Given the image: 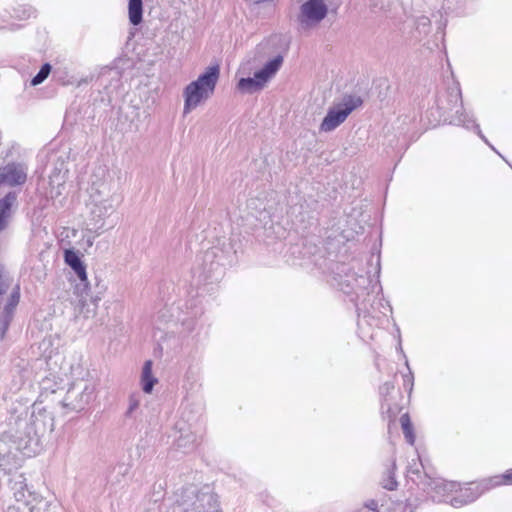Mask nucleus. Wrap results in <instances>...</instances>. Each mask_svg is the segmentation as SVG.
<instances>
[{
	"label": "nucleus",
	"mask_w": 512,
	"mask_h": 512,
	"mask_svg": "<svg viewBox=\"0 0 512 512\" xmlns=\"http://www.w3.org/2000/svg\"><path fill=\"white\" fill-rule=\"evenodd\" d=\"M222 254L221 248L211 247L197 257V266L191 271L190 290L186 291L188 298L179 300L172 308L171 316L186 333L195 329L197 320L203 313L200 297L204 292H210L209 285L220 282L224 276Z\"/></svg>",
	"instance_id": "f257e3e1"
},
{
	"label": "nucleus",
	"mask_w": 512,
	"mask_h": 512,
	"mask_svg": "<svg viewBox=\"0 0 512 512\" xmlns=\"http://www.w3.org/2000/svg\"><path fill=\"white\" fill-rule=\"evenodd\" d=\"M380 256L375 257V274L372 276L370 273H357L350 271L345 274L343 279L339 282L340 289L348 295H354L352 300L355 302L358 311V329L363 339H373V327H379L381 320L373 316L366 309V297L371 293H380L382 287L379 282L380 274Z\"/></svg>",
	"instance_id": "f03ea898"
},
{
	"label": "nucleus",
	"mask_w": 512,
	"mask_h": 512,
	"mask_svg": "<svg viewBox=\"0 0 512 512\" xmlns=\"http://www.w3.org/2000/svg\"><path fill=\"white\" fill-rule=\"evenodd\" d=\"M46 411L38 405H32L31 412L24 410L19 414H11L8 419L9 438L16 449L26 456L36 454L40 449V432L44 431L43 413Z\"/></svg>",
	"instance_id": "7ed1b4c3"
},
{
	"label": "nucleus",
	"mask_w": 512,
	"mask_h": 512,
	"mask_svg": "<svg viewBox=\"0 0 512 512\" xmlns=\"http://www.w3.org/2000/svg\"><path fill=\"white\" fill-rule=\"evenodd\" d=\"M407 478L423 491L426 498H430L433 502L450 504V499L457 488L456 482L446 481L428 472L420 459L419 462L413 461L408 466Z\"/></svg>",
	"instance_id": "20e7f679"
},
{
	"label": "nucleus",
	"mask_w": 512,
	"mask_h": 512,
	"mask_svg": "<svg viewBox=\"0 0 512 512\" xmlns=\"http://www.w3.org/2000/svg\"><path fill=\"white\" fill-rule=\"evenodd\" d=\"M90 209L87 221V230L100 234L104 228H112L115 225L111 215L114 213L113 200L108 183L92 182L90 187Z\"/></svg>",
	"instance_id": "39448f33"
},
{
	"label": "nucleus",
	"mask_w": 512,
	"mask_h": 512,
	"mask_svg": "<svg viewBox=\"0 0 512 512\" xmlns=\"http://www.w3.org/2000/svg\"><path fill=\"white\" fill-rule=\"evenodd\" d=\"M220 77L219 65L208 66L196 80L191 81L183 89V113L189 114L211 98Z\"/></svg>",
	"instance_id": "423d86ee"
},
{
	"label": "nucleus",
	"mask_w": 512,
	"mask_h": 512,
	"mask_svg": "<svg viewBox=\"0 0 512 512\" xmlns=\"http://www.w3.org/2000/svg\"><path fill=\"white\" fill-rule=\"evenodd\" d=\"M96 385L92 379H76L68 387L62 400L63 408L72 412L83 411L95 399Z\"/></svg>",
	"instance_id": "0eeeda50"
},
{
	"label": "nucleus",
	"mask_w": 512,
	"mask_h": 512,
	"mask_svg": "<svg viewBox=\"0 0 512 512\" xmlns=\"http://www.w3.org/2000/svg\"><path fill=\"white\" fill-rule=\"evenodd\" d=\"M362 105L361 97L344 95L341 100L329 107L326 116L320 124V131L331 132L345 122L347 117Z\"/></svg>",
	"instance_id": "6e6552de"
},
{
	"label": "nucleus",
	"mask_w": 512,
	"mask_h": 512,
	"mask_svg": "<svg viewBox=\"0 0 512 512\" xmlns=\"http://www.w3.org/2000/svg\"><path fill=\"white\" fill-rule=\"evenodd\" d=\"M283 64V57L277 55L269 60L260 70L256 71L253 77L242 78L238 83L241 91L254 93L263 89L267 83L276 75Z\"/></svg>",
	"instance_id": "1a4fd4ad"
},
{
	"label": "nucleus",
	"mask_w": 512,
	"mask_h": 512,
	"mask_svg": "<svg viewBox=\"0 0 512 512\" xmlns=\"http://www.w3.org/2000/svg\"><path fill=\"white\" fill-rule=\"evenodd\" d=\"M38 158L41 163L46 162L43 173L48 175L51 188H59L64 185L68 173L67 157L59 152L46 151L41 152Z\"/></svg>",
	"instance_id": "9d476101"
},
{
	"label": "nucleus",
	"mask_w": 512,
	"mask_h": 512,
	"mask_svg": "<svg viewBox=\"0 0 512 512\" xmlns=\"http://www.w3.org/2000/svg\"><path fill=\"white\" fill-rule=\"evenodd\" d=\"M328 5L325 0H306L299 8L297 22L300 30L307 31L317 27L327 16Z\"/></svg>",
	"instance_id": "9b49d317"
},
{
	"label": "nucleus",
	"mask_w": 512,
	"mask_h": 512,
	"mask_svg": "<svg viewBox=\"0 0 512 512\" xmlns=\"http://www.w3.org/2000/svg\"><path fill=\"white\" fill-rule=\"evenodd\" d=\"M489 490H491V488L486 484V478L478 482L466 483L464 485L457 483L456 491H454L450 499V505L455 508L463 507L474 502L483 493Z\"/></svg>",
	"instance_id": "f8f14e48"
},
{
	"label": "nucleus",
	"mask_w": 512,
	"mask_h": 512,
	"mask_svg": "<svg viewBox=\"0 0 512 512\" xmlns=\"http://www.w3.org/2000/svg\"><path fill=\"white\" fill-rule=\"evenodd\" d=\"M28 167L22 162H11L0 168V186L23 185L27 180Z\"/></svg>",
	"instance_id": "ddd939ff"
},
{
	"label": "nucleus",
	"mask_w": 512,
	"mask_h": 512,
	"mask_svg": "<svg viewBox=\"0 0 512 512\" xmlns=\"http://www.w3.org/2000/svg\"><path fill=\"white\" fill-rule=\"evenodd\" d=\"M172 436L174 438V445L178 450L188 453L194 449L196 435L185 421L180 420L176 422Z\"/></svg>",
	"instance_id": "4468645a"
},
{
	"label": "nucleus",
	"mask_w": 512,
	"mask_h": 512,
	"mask_svg": "<svg viewBox=\"0 0 512 512\" xmlns=\"http://www.w3.org/2000/svg\"><path fill=\"white\" fill-rule=\"evenodd\" d=\"M20 301V287L16 285L10 296L5 303L2 312L0 313V336L3 339L9 329L10 323L13 319L15 309Z\"/></svg>",
	"instance_id": "2eb2a0df"
},
{
	"label": "nucleus",
	"mask_w": 512,
	"mask_h": 512,
	"mask_svg": "<svg viewBox=\"0 0 512 512\" xmlns=\"http://www.w3.org/2000/svg\"><path fill=\"white\" fill-rule=\"evenodd\" d=\"M458 104L462 107V93L459 83L453 80L447 89L438 96L437 106L440 110L447 112L452 111Z\"/></svg>",
	"instance_id": "dca6fc26"
},
{
	"label": "nucleus",
	"mask_w": 512,
	"mask_h": 512,
	"mask_svg": "<svg viewBox=\"0 0 512 512\" xmlns=\"http://www.w3.org/2000/svg\"><path fill=\"white\" fill-rule=\"evenodd\" d=\"M18 194L17 191L12 190L0 198V232L6 230L9 226L13 211L18 205Z\"/></svg>",
	"instance_id": "f3484780"
},
{
	"label": "nucleus",
	"mask_w": 512,
	"mask_h": 512,
	"mask_svg": "<svg viewBox=\"0 0 512 512\" xmlns=\"http://www.w3.org/2000/svg\"><path fill=\"white\" fill-rule=\"evenodd\" d=\"M97 291L96 295H91V288L89 285L87 274H85V278H78V282L75 284L74 293L79 297V302L81 303L82 308H84L89 301L96 307L99 300H101L100 294L105 289L102 285L100 287L99 283H97Z\"/></svg>",
	"instance_id": "a211bd4d"
},
{
	"label": "nucleus",
	"mask_w": 512,
	"mask_h": 512,
	"mask_svg": "<svg viewBox=\"0 0 512 512\" xmlns=\"http://www.w3.org/2000/svg\"><path fill=\"white\" fill-rule=\"evenodd\" d=\"M451 124L462 126L467 130H473L475 133L485 142L488 143L487 138L482 133L479 125L477 124L476 118L472 112L466 111L463 106L461 110H456L455 115L450 120Z\"/></svg>",
	"instance_id": "6ab92c4d"
},
{
	"label": "nucleus",
	"mask_w": 512,
	"mask_h": 512,
	"mask_svg": "<svg viewBox=\"0 0 512 512\" xmlns=\"http://www.w3.org/2000/svg\"><path fill=\"white\" fill-rule=\"evenodd\" d=\"M121 77L122 73L119 69L105 67L99 74L98 82L110 96L121 86Z\"/></svg>",
	"instance_id": "aec40b11"
},
{
	"label": "nucleus",
	"mask_w": 512,
	"mask_h": 512,
	"mask_svg": "<svg viewBox=\"0 0 512 512\" xmlns=\"http://www.w3.org/2000/svg\"><path fill=\"white\" fill-rule=\"evenodd\" d=\"M10 485L14 498L18 503L17 509L20 510L21 506L27 507L29 504L28 498L31 497V493L27 489L26 479L23 475L16 476L10 481Z\"/></svg>",
	"instance_id": "412c9836"
},
{
	"label": "nucleus",
	"mask_w": 512,
	"mask_h": 512,
	"mask_svg": "<svg viewBox=\"0 0 512 512\" xmlns=\"http://www.w3.org/2000/svg\"><path fill=\"white\" fill-rule=\"evenodd\" d=\"M64 260L65 263L73 270L77 278H85V274H87L86 265L77 251L73 249L65 250Z\"/></svg>",
	"instance_id": "4be33fe9"
},
{
	"label": "nucleus",
	"mask_w": 512,
	"mask_h": 512,
	"mask_svg": "<svg viewBox=\"0 0 512 512\" xmlns=\"http://www.w3.org/2000/svg\"><path fill=\"white\" fill-rule=\"evenodd\" d=\"M153 361L146 360L142 367L140 384L142 391L146 394L152 393L154 386L158 383V379L153 375Z\"/></svg>",
	"instance_id": "5701e85b"
},
{
	"label": "nucleus",
	"mask_w": 512,
	"mask_h": 512,
	"mask_svg": "<svg viewBox=\"0 0 512 512\" xmlns=\"http://www.w3.org/2000/svg\"><path fill=\"white\" fill-rule=\"evenodd\" d=\"M128 18L130 24L138 26L143 21V1L142 0H129L128 1Z\"/></svg>",
	"instance_id": "b1692460"
},
{
	"label": "nucleus",
	"mask_w": 512,
	"mask_h": 512,
	"mask_svg": "<svg viewBox=\"0 0 512 512\" xmlns=\"http://www.w3.org/2000/svg\"><path fill=\"white\" fill-rule=\"evenodd\" d=\"M486 484H488L491 489L501 485H512V468L501 475L486 478Z\"/></svg>",
	"instance_id": "393cba45"
},
{
	"label": "nucleus",
	"mask_w": 512,
	"mask_h": 512,
	"mask_svg": "<svg viewBox=\"0 0 512 512\" xmlns=\"http://www.w3.org/2000/svg\"><path fill=\"white\" fill-rule=\"evenodd\" d=\"M394 389V385L390 382H386L384 383L381 387H380V393L381 395L383 396V402H382V405H381V409H382V412L383 413H387L388 414V417L391 418V417H394L396 412L395 411H392V408L390 406V404L388 403V400L386 398V396L391 392L393 391Z\"/></svg>",
	"instance_id": "a878e982"
},
{
	"label": "nucleus",
	"mask_w": 512,
	"mask_h": 512,
	"mask_svg": "<svg viewBox=\"0 0 512 512\" xmlns=\"http://www.w3.org/2000/svg\"><path fill=\"white\" fill-rule=\"evenodd\" d=\"M400 423H401V427H402L403 434H404L406 441L410 445H413L415 442V435H414L413 426H412V423H411L408 413H404L403 415H401Z\"/></svg>",
	"instance_id": "bb28decb"
},
{
	"label": "nucleus",
	"mask_w": 512,
	"mask_h": 512,
	"mask_svg": "<svg viewBox=\"0 0 512 512\" xmlns=\"http://www.w3.org/2000/svg\"><path fill=\"white\" fill-rule=\"evenodd\" d=\"M140 407V395L132 394L128 399V407L125 412L126 419H135L137 417V412Z\"/></svg>",
	"instance_id": "cd10ccee"
},
{
	"label": "nucleus",
	"mask_w": 512,
	"mask_h": 512,
	"mask_svg": "<svg viewBox=\"0 0 512 512\" xmlns=\"http://www.w3.org/2000/svg\"><path fill=\"white\" fill-rule=\"evenodd\" d=\"M52 71V66L50 63L46 62L41 65L39 71L35 76L32 77L30 84L32 86H38L43 83L49 76Z\"/></svg>",
	"instance_id": "c85d7f7f"
},
{
	"label": "nucleus",
	"mask_w": 512,
	"mask_h": 512,
	"mask_svg": "<svg viewBox=\"0 0 512 512\" xmlns=\"http://www.w3.org/2000/svg\"><path fill=\"white\" fill-rule=\"evenodd\" d=\"M431 22L427 16H420L415 21V30L417 32V36L421 38L422 36L427 35L430 32Z\"/></svg>",
	"instance_id": "c756f323"
},
{
	"label": "nucleus",
	"mask_w": 512,
	"mask_h": 512,
	"mask_svg": "<svg viewBox=\"0 0 512 512\" xmlns=\"http://www.w3.org/2000/svg\"><path fill=\"white\" fill-rule=\"evenodd\" d=\"M384 507L385 504L383 502L380 504L378 500L370 499L364 503L359 512H384ZM385 510L390 512L389 507L385 508Z\"/></svg>",
	"instance_id": "7c9ffc66"
},
{
	"label": "nucleus",
	"mask_w": 512,
	"mask_h": 512,
	"mask_svg": "<svg viewBox=\"0 0 512 512\" xmlns=\"http://www.w3.org/2000/svg\"><path fill=\"white\" fill-rule=\"evenodd\" d=\"M35 9L31 5H20L14 8V16L19 20H26L35 16Z\"/></svg>",
	"instance_id": "2f4dec72"
},
{
	"label": "nucleus",
	"mask_w": 512,
	"mask_h": 512,
	"mask_svg": "<svg viewBox=\"0 0 512 512\" xmlns=\"http://www.w3.org/2000/svg\"><path fill=\"white\" fill-rule=\"evenodd\" d=\"M11 284V277L4 264L0 263V296L4 295Z\"/></svg>",
	"instance_id": "473e14b6"
},
{
	"label": "nucleus",
	"mask_w": 512,
	"mask_h": 512,
	"mask_svg": "<svg viewBox=\"0 0 512 512\" xmlns=\"http://www.w3.org/2000/svg\"><path fill=\"white\" fill-rule=\"evenodd\" d=\"M394 468H395V462L393 461L392 469H394ZM382 486H383V488H385L387 490H394L397 487V481L395 480L393 470H391V469L388 470L387 474L384 476V478L382 480Z\"/></svg>",
	"instance_id": "72a5a7b5"
},
{
	"label": "nucleus",
	"mask_w": 512,
	"mask_h": 512,
	"mask_svg": "<svg viewBox=\"0 0 512 512\" xmlns=\"http://www.w3.org/2000/svg\"><path fill=\"white\" fill-rule=\"evenodd\" d=\"M366 5L373 11L386 10L389 7L388 0H366Z\"/></svg>",
	"instance_id": "f704fd0d"
},
{
	"label": "nucleus",
	"mask_w": 512,
	"mask_h": 512,
	"mask_svg": "<svg viewBox=\"0 0 512 512\" xmlns=\"http://www.w3.org/2000/svg\"><path fill=\"white\" fill-rule=\"evenodd\" d=\"M406 366L408 368V373L403 375V380H404V386L408 388L409 392L412 391L413 389V380H414V377H413V374L409 368V364H408V361H406Z\"/></svg>",
	"instance_id": "c9c22d12"
},
{
	"label": "nucleus",
	"mask_w": 512,
	"mask_h": 512,
	"mask_svg": "<svg viewBox=\"0 0 512 512\" xmlns=\"http://www.w3.org/2000/svg\"><path fill=\"white\" fill-rule=\"evenodd\" d=\"M412 503L410 499L406 500V503H397L394 508H390V512H405L407 507H411ZM409 512H412V509H410Z\"/></svg>",
	"instance_id": "e433bc0d"
},
{
	"label": "nucleus",
	"mask_w": 512,
	"mask_h": 512,
	"mask_svg": "<svg viewBox=\"0 0 512 512\" xmlns=\"http://www.w3.org/2000/svg\"><path fill=\"white\" fill-rule=\"evenodd\" d=\"M116 469L118 470V473L122 475L128 472V467L124 464L118 465L117 467L114 468V470Z\"/></svg>",
	"instance_id": "4c0bfd02"
},
{
	"label": "nucleus",
	"mask_w": 512,
	"mask_h": 512,
	"mask_svg": "<svg viewBox=\"0 0 512 512\" xmlns=\"http://www.w3.org/2000/svg\"><path fill=\"white\" fill-rule=\"evenodd\" d=\"M486 144H487V145H488V146H489V147H490L494 152H496V153H497V154H498V155H499L503 160H505V161H506V164H508V166H509L510 168H512V164H511V163H509V161H507V160H506V159H505V158H504V157H503V156H502V155H501V154H500V153L495 149V147H494L492 144H490L489 142H488V143H486Z\"/></svg>",
	"instance_id": "58836bf2"
},
{
	"label": "nucleus",
	"mask_w": 512,
	"mask_h": 512,
	"mask_svg": "<svg viewBox=\"0 0 512 512\" xmlns=\"http://www.w3.org/2000/svg\"><path fill=\"white\" fill-rule=\"evenodd\" d=\"M486 144H487V145H488V146H489V147H490L494 152H496V153H497V154H498V155H499L503 160H505V161H506V164H508V166H509L510 168H512V164H511V163H509V161H507V160H506V159H505V158H504V157H503V156H502V155H501V154H500V153L495 149V147H494L492 144H490L489 142H488V143H486Z\"/></svg>",
	"instance_id": "ea45409f"
},
{
	"label": "nucleus",
	"mask_w": 512,
	"mask_h": 512,
	"mask_svg": "<svg viewBox=\"0 0 512 512\" xmlns=\"http://www.w3.org/2000/svg\"><path fill=\"white\" fill-rule=\"evenodd\" d=\"M486 144H487V145H488V146H489V147H490L494 152H496V153H497V154H498V155H499L503 160H505V161H506V164H508V166H509L510 168H512V164H511V163H509V161H507V160H506V159H505V158H504V157H503V156H502V155H501V154H500V153L495 149V147H494L492 144H490L489 142H488V143H486Z\"/></svg>",
	"instance_id": "a19ab883"
},
{
	"label": "nucleus",
	"mask_w": 512,
	"mask_h": 512,
	"mask_svg": "<svg viewBox=\"0 0 512 512\" xmlns=\"http://www.w3.org/2000/svg\"><path fill=\"white\" fill-rule=\"evenodd\" d=\"M486 144H487V145H488V146H489V147H490L494 152H496V153H497V154H498V155H499L503 160H505V161H506V164H508V166H509L510 168H512V164H511V163H509V161H507V160H506V159H505V158H504V157H503V156H502V155H501V154H500V153L495 149V147H494L492 144H490L489 142H488V143H486Z\"/></svg>",
	"instance_id": "79ce46f5"
},
{
	"label": "nucleus",
	"mask_w": 512,
	"mask_h": 512,
	"mask_svg": "<svg viewBox=\"0 0 512 512\" xmlns=\"http://www.w3.org/2000/svg\"><path fill=\"white\" fill-rule=\"evenodd\" d=\"M87 245H88L89 247H91V246L93 245V239L88 238V239H87Z\"/></svg>",
	"instance_id": "37998d69"
},
{
	"label": "nucleus",
	"mask_w": 512,
	"mask_h": 512,
	"mask_svg": "<svg viewBox=\"0 0 512 512\" xmlns=\"http://www.w3.org/2000/svg\"><path fill=\"white\" fill-rule=\"evenodd\" d=\"M386 305H387L388 310H389L390 312H392V306H391L388 302L386 303Z\"/></svg>",
	"instance_id": "c03bdc74"
},
{
	"label": "nucleus",
	"mask_w": 512,
	"mask_h": 512,
	"mask_svg": "<svg viewBox=\"0 0 512 512\" xmlns=\"http://www.w3.org/2000/svg\"><path fill=\"white\" fill-rule=\"evenodd\" d=\"M216 512H221V511H216Z\"/></svg>",
	"instance_id": "a18cd8bd"
}]
</instances>
